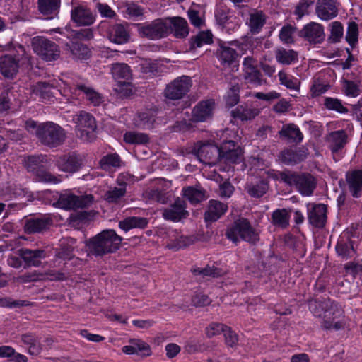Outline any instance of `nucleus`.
<instances>
[{
  "mask_svg": "<svg viewBox=\"0 0 362 362\" xmlns=\"http://www.w3.org/2000/svg\"><path fill=\"white\" fill-rule=\"evenodd\" d=\"M308 307L313 315L323 318V327L326 329H331L332 322L344 314L341 306L329 298L312 299L308 302Z\"/></svg>",
  "mask_w": 362,
  "mask_h": 362,
  "instance_id": "f03ea898",
  "label": "nucleus"
},
{
  "mask_svg": "<svg viewBox=\"0 0 362 362\" xmlns=\"http://www.w3.org/2000/svg\"><path fill=\"white\" fill-rule=\"evenodd\" d=\"M228 205L221 201L211 199L208 202L206 209L204 214L206 223H214L218 221L228 210Z\"/></svg>",
  "mask_w": 362,
  "mask_h": 362,
  "instance_id": "aec40b11",
  "label": "nucleus"
},
{
  "mask_svg": "<svg viewBox=\"0 0 362 362\" xmlns=\"http://www.w3.org/2000/svg\"><path fill=\"white\" fill-rule=\"evenodd\" d=\"M337 255L344 259L353 257L356 252L354 247V242L349 238H341L336 245Z\"/></svg>",
  "mask_w": 362,
  "mask_h": 362,
  "instance_id": "c9c22d12",
  "label": "nucleus"
},
{
  "mask_svg": "<svg viewBox=\"0 0 362 362\" xmlns=\"http://www.w3.org/2000/svg\"><path fill=\"white\" fill-rule=\"evenodd\" d=\"M226 237L233 243L237 244L240 240L247 242L252 245L257 244L259 240L258 232L245 218L235 220L226 230Z\"/></svg>",
  "mask_w": 362,
  "mask_h": 362,
  "instance_id": "7ed1b4c3",
  "label": "nucleus"
},
{
  "mask_svg": "<svg viewBox=\"0 0 362 362\" xmlns=\"http://www.w3.org/2000/svg\"><path fill=\"white\" fill-rule=\"evenodd\" d=\"M156 120V112L150 110L137 113L133 119V124L140 129H151L154 127Z\"/></svg>",
  "mask_w": 362,
  "mask_h": 362,
  "instance_id": "cd10ccee",
  "label": "nucleus"
},
{
  "mask_svg": "<svg viewBox=\"0 0 362 362\" xmlns=\"http://www.w3.org/2000/svg\"><path fill=\"white\" fill-rule=\"evenodd\" d=\"M243 156L241 147L234 141H223L220 146V162L226 164L239 163Z\"/></svg>",
  "mask_w": 362,
  "mask_h": 362,
  "instance_id": "f8f14e48",
  "label": "nucleus"
},
{
  "mask_svg": "<svg viewBox=\"0 0 362 362\" xmlns=\"http://www.w3.org/2000/svg\"><path fill=\"white\" fill-rule=\"evenodd\" d=\"M269 189V184L267 180H261L256 183L247 185L245 190L247 194L254 198H260L264 195Z\"/></svg>",
  "mask_w": 362,
  "mask_h": 362,
  "instance_id": "79ce46f5",
  "label": "nucleus"
},
{
  "mask_svg": "<svg viewBox=\"0 0 362 362\" xmlns=\"http://www.w3.org/2000/svg\"><path fill=\"white\" fill-rule=\"evenodd\" d=\"M47 163L46 155H32L25 158L24 165L28 172L33 173L34 175L38 170H41L42 164Z\"/></svg>",
  "mask_w": 362,
  "mask_h": 362,
  "instance_id": "58836bf2",
  "label": "nucleus"
},
{
  "mask_svg": "<svg viewBox=\"0 0 362 362\" xmlns=\"http://www.w3.org/2000/svg\"><path fill=\"white\" fill-rule=\"evenodd\" d=\"M140 69L144 74H155L158 71V64L151 59H143L140 64Z\"/></svg>",
  "mask_w": 362,
  "mask_h": 362,
  "instance_id": "0e129e2a",
  "label": "nucleus"
},
{
  "mask_svg": "<svg viewBox=\"0 0 362 362\" xmlns=\"http://www.w3.org/2000/svg\"><path fill=\"white\" fill-rule=\"evenodd\" d=\"M231 86L226 97V105L229 107L235 106L239 102L240 86L238 83H230Z\"/></svg>",
  "mask_w": 362,
  "mask_h": 362,
  "instance_id": "4d7b16f0",
  "label": "nucleus"
},
{
  "mask_svg": "<svg viewBox=\"0 0 362 362\" xmlns=\"http://www.w3.org/2000/svg\"><path fill=\"white\" fill-rule=\"evenodd\" d=\"M107 36L111 42L118 45L125 44L130 39L129 32L122 24H115L110 27Z\"/></svg>",
  "mask_w": 362,
  "mask_h": 362,
  "instance_id": "c85d7f7f",
  "label": "nucleus"
},
{
  "mask_svg": "<svg viewBox=\"0 0 362 362\" xmlns=\"http://www.w3.org/2000/svg\"><path fill=\"white\" fill-rule=\"evenodd\" d=\"M84 157L75 151L57 156L54 160L55 166L61 171L75 173L83 166Z\"/></svg>",
  "mask_w": 362,
  "mask_h": 362,
  "instance_id": "9b49d317",
  "label": "nucleus"
},
{
  "mask_svg": "<svg viewBox=\"0 0 362 362\" xmlns=\"http://www.w3.org/2000/svg\"><path fill=\"white\" fill-rule=\"evenodd\" d=\"M148 220L144 217L129 216L119 222V227L124 232L132 228L144 229L147 227Z\"/></svg>",
  "mask_w": 362,
  "mask_h": 362,
  "instance_id": "72a5a7b5",
  "label": "nucleus"
},
{
  "mask_svg": "<svg viewBox=\"0 0 362 362\" xmlns=\"http://www.w3.org/2000/svg\"><path fill=\"white\" fill-rule=\"evenodd\" d=\"M124 141L129 144H146L149 142V136L146 133L129 131L123 135Z\"/></svg>",
  "mask_w": 362,
  "mask_h": 362,
  "instance_id": "8fccbe9b",
  "label": "nucleus"
},
{
  "mask_svg": "<svg viewBox=\"0 0 362 362\" xmlns=\"http://www.w3.org/2000/svg\"><path fill=\"white\" fill-rule=\"evenodd\" d=\"M226 325L219 322H211L206 327L205 333L208 338H212L216 335L223 333L226 329Z\"/></svg>",
  "mask_w": 362,
  "mask_h": 362,
  "instance_id": "e2e57ef3",
  "label": "nucleus"
},
{
  "mask_svg": "<svg viewBox=\"0 0 362 362\" xmlns=\"http://www.w3.org/2000/svg\"><path fill=\"white\" fill-rule=\"evenodd\" d=\"M243 78L246 83L256 86L267 83V80L263 78V75L257 66L243 71Z\"/></svg>",
  "mask_w": 362,
  "mask_h": 362,
  "instance_id": "a18cd8bd",
  "label": "nucleus"
},
{
  "mask_svg": "<svg viewBox=\"0 0 362 362\" xmlns=\"http://www.w3.org/2000/svg\"><path fill=\"white\" fill-rule=\"evenodd\" d=\"M298 35L313 44H320L325 37L323 26L315 22H310L306 24L299 31Z\"/></svg>",
  "mask_w": 362,
  "mask_h": 362,
  "instance_id": "a211bd4d",
  "label": "nucleus"
},
{
  "mask_svg": "<svg viewBox=\"0 0 362 362\" xmlns=\"http://www.w3.org/2000/svg\"><path fill=\"white\" fill-rule=\"evenodd\" d=\"M96 15L87 6L78 5L71 11V19L78 26H90L95 21Z\"/></svg>",
  "mask_w": 362,
  "mask_h": 362,
  "instance_id": "6ab92c4d",
  "label": "nucleus"
},
{
  "mask_svg": "<svg viewBox=\"0 0 362 362\" xmlns=\"http://www.w3.org/2000/svg\"><path fill=\"white\" fill-rule=\"evenodd\" d=\"M192 86L191 77L183 75L168 83L164 90V96L170 100H176L183 98Z\"/></svg>",
  "mask_w": 362,
  "mask_h": 362,
  "instance_id": "9d476101",
  "label": "nucleus"
},
{
  "mask_svg": "<svg viewBox=\"0 0 362 362\" xmlns=\"http://www.w3.org/2000/svg\"><path fill=\"white\" fill-rule=\"evenodd\" d=\"M19 255L25 263V268L39 267L42 263L41 260L47 256L46 252L44 250H30L27 248L21 249L19 250Z\"/></svg>",
  "mask_w": 362,
  "mask_h": 362,
  "instance_id": "5701e85b",
  "label": "nucleus"
},
{
  "mask_svg": "<svg viewBox=\"0 0 362 362\" xmlns=\"http://www.w3.org/2000/svg\"><path fill=\"white\" fill-rule=\"evenodd\" d=\"M186 209V202L177 197L173 204L162 210L163 218L167 221L178 222L189 216V212Z\"/></svg>",
  "mask_w": 362,
  "mask_h": 362,
  "instance_id": "4468645a",
  "label": "nucleus"
},
{
  "mask_svg": "<svg viewBox=\"0 0 362 362\" xmlns=\"http://www.w3.org/2000/svg\"><path fill=\"white\" fill-rule=\"evenodd\" d=\"M266 18L262 11H256L250 14L248 25L252 33H258L265 24Z\"/></svg>",
  "mask_w": 362,
  "mask_h": 362,
  "instance_id": "37998d69",
  "label": "nucleus"
},
{
  "mask_svg": "<svg viewBox=\"0 0 362 362\" xmlns=\"http://www.w3.org/2000/svg\"><path fill=\"white\" fill-rule=\"evenodd\" d=\"M93 199L92 194L76 196L72 193H61L53 206L66 210L83 209L90 206Z\"/></svg>",
  "mask_w": 362,
  "mask_h": 362,
  "instance_id": "1a4fd4ad",
  "label": "nucleus"
},
{
  "mask_svg": "<svg viewBox=\"0 0 362 362\" xmlns=\"http://www.w3.org/2000/svg\"><path fill=\"white\" fill-rule=\"evenodd\" d=\"M127 192V189L121 187H110V189L105 192L103 199L108 203H118L121 198H122Z\"/></svg>",
  "mask_w": 362,
  "mask_h": 362,
  "instance_id": "5fc2aeb1",
  "label": "nucleus"
},
{
  "mask_svg": "<svg viewBox=\"0 0 362 362\" xmlns=\"http://www.w3.org/2000/svg\"><path fill=\"white\" fill-rule=\"evenodd\" d=\"M111 71L115 79H124L128 81L132 78V70L125 63H115L112 64Z\"/></svg>",
  "mask_w": 362,
  "mask_h": 362,
  "instance_id": "de8ad7c7",
  "label": "nucleus"
},
{
  "mask_svg": "<svg viewBox=\"0 0 362 362\" xmlns=\"http://www.w3.org/2000/svg\"><path fill=\"white\" fill-rule=\"evenodd\" d=\"M275 57L277 62L284 65H289L298 60V53L293 49L281 48L275 52Z\"/></svg>",
  "mask_w": 362,
  "mask_h": 362,
  "instance_id": "c03bdc74",
  "label": "nucleus"
},
{
  "mask_svg": "<svg viewBox=\"0 0 362 362\" xmlns=\"http://www.w3.org/2000/svg\"><path fill=\"white\" fill-rule=\"evenodd\" d=\"M215 18L218 25L225 27L230 19L229 9L222 6L218 7L216 10Z\"/></svg>",
  "mask_w": 362,
  "mask_h": 362,
  "instance_id": "338daca9",
  "label": "nucleus"
},
{
  "mask_svg": "<svg viewBox=\"0 0 362 362\" xmlns=\"http://www.w3.org/2000/svg\"><path fill=\"white\" fill-rule=\"evenodd\" d=\"M290 214L286 209H278L271 216L272 225L281 228H286L289 225Z\"/></svg>",
  "mask_w": 362,
  "mask_h": 362,
  "instance_id": "a19ab883",
  "label": "nucleus"
},
{
  "mask_svg": "<svg viewBox=\"0 0 362 362\" xmlns=\"http://www.w3.org/2000/svg\"><path fill=\"white\" fill-rule=\"evenodd\" d=\"M358 24L354 21L350 22L348 25L346 35V40L353 48L358 42Z\"/></svg>",
  "mask_w": 362,
  "mask_h": 362,
  "instance_id": "bf43d9fd",
  "label": "nucleus"
},
{
  "mask_svg": "<svg viewBox=\"0 0 362 362\" xmlns=\"http://www.w3.org/2000/svg\"><path fill=\"white\" fill-rule=\"evenodd\" d=\"M169 26L166 18H158L151 23L140 24L138 32L140 36L156 40L166 37L169 35Z\"/></svg>",
  "mask_w": 362,
  "mask_h": 362,
  "instance_id": "6e6552de",
  "label": "nucleus"
},
{
  "mask_svg": "<svg viewBox=\"0 0 362 362\" xmlns=\"http://www.w3.org/2000/svg\"><path fill=\"white\" fill-rule=\"evenodd\" d=\"M19 69V59L5 54L0 57V72L6 78H13Z\"/></svg>",
  "mask_w": 362,
  "mask_h": 362,
  "instance_id": "4be33fe9",
  "label": "nucleus"
},
{
  "mask_svg": "<svg viewBox=\"0 0 362 362\" xmlns=\"http://www.w3.org/2000/svg\"><path fill=\"white\" fill-rule=\"evenodd\" d=\"M31 45L34 52L44 61H56L60 57L59 45L45 37H34Z\"/></svg>",
  "mask_w": 362,
  "mask_h": 362,
  "instance_id": "0eeeda50",
  "label": "nucleus"
},
{
  "mask_svg": "<svg viewBox=\"0 0 362 362\" xmlns=\"http://www.w3.org/2000/svg\"><path fill=\"white\" fill-rule=\"evenodd\" d=\"M280 137L285 138L287 140L295 144H299L303 139V135L298 127L294 124L284 125L279 132Z\"/></svg>",
  "mask_w": 362,
  "mask_h": 362,
  "instance_id": "2f4dec72",
  "label": "nucleus"
},
{
  "mask_svg": "<svg viewBox=\"0 0 362 362\" xmlns=\"http://www.w3.org/2000/svg\"><path fill=\"white\" fill-rule=\"evenodd\" d=\"M35 177L37 182L44 183L56 185L62 182V175H54L45 168L38 170L35 175Z\"/></svg>",
  "mask_w": 362,
  "mask_h": 362,
  "instance_id": "603ef678",
  "label": "nucleus"
},
{
  "mask_svg": "<svg viewBox=\"0 0 362 362\" xmlns=\"http://www.w3.org/2000/svg\"><path fill=\"white\" fill-rule=\"evenodd\" d=\"M71 54L78 59H86L90 57V51L89 48L83 43L78 41H71L67 44Z\"/></svg>",
  "mask_w": 362,
  "mask_h": 362,
  "instance_id": "49530a36",
  "label": "nucleus"
},
{
  "mask_svg": "<svg viewBox=\"0 0 362 362\" xmlns=\"http://www.w3.org/2000/svg\"><path fill=\"white\" fill-rule=\"evenodd\" d=\"M216 56L221 64L230 66L237 59L238 53L235 49L223 43L219 45Z\"/></svg>",
  "mask_w": 362,
  "mask_h": 362,
  "instance_id": "473e14b6",
  "label": "nucleus"
},
{
  "mask_svg": "<svg viewBox=\"0 0 362 362\" xmlns=\"http://www.w3.org/2000/svg\"><path fill=\"white\" fill-rule=\"evenodd\" d=\"M327 206L324 204H309L308 220L309 223L316 228H325L327 223Z\"/></svg>",
  "mask_w": 362,
  "mask_h": 362,
  "instance_id": "2eb2a0df",
  "label": "nucleus"
},
{
  "mask_svg": "<svg viewBox=\"0 0 362 362\" xmlns=\"http://www.w3.org/2000/svg\"><path fill=\"white\" fill-rule=\"evenodd\" d=\"M121 158L117 153H110L103 156L99 163L104 170H108L111 168H119L121 165Z\"/></svg>",
  "mask_w": 362,
  "mask_h": 362,
  "instance_id": "864d4df0",
  "label": "nucleus"
},
{
  "mask_svg": "<svg viewBox=\"0 0 362 362\" xmlns=\"http://www.w3.org/2000/svg\"><path fill=\"white\" fill-rule=\"evenodd\" d=\"M343 36V26L339 21H334L332 23L331 33L328 38L332 43L339 42Z\"/></svg>",
  "mask_w": 362,
  "mask_h": 362,
  "instance_id": "680f3d73",
  "label": "nucleus"
},
{
  "mask_svg": "<svg viewBox=\"0 0 362 362\" xmlns=\"http://www.w3.org/2000/svg\"><path fill=\"white\" fill-rule=\"evenodd\" d=\"M198 159L209 165H215L220 162V146L211 144L201 145L197 151Z\"/></svg>",
  "mask_w": 362,
  "mask_h": 362,
  "instance_id": "f3484780",
  "label": "nucleus"
},
{
  "mask_svg": "<svg viewBox=\"0 0 362 362\" xmlns=\"http://www.w3.org/2000/svg\"><path fill=\"white\" fill-rule=\"evenodd\" d=\"M54 87L47 82H38L33 87V93L39 96L42 102L49 101L54 98Z\"/></svg>",
  "mask_w": 362,
  "mask_h": 362,
  "instance_id": "4c0bfd02",
  "label": "nucleus"
},
{
  "mask_svg": "<svg viewBox=\"0 0 362 362\" xmlns=\"http://www.w3.org/2000/svg\"><path fill=\"white\" fill-rule=\"evenodd\" d=\"M327 141L330 151L335 154L344 148L348 142V136L343 129L334 131L329 134Z\"/></svg>",
  "mask_w": 362,
  "mask_h": 362,
  "instance_id": "bb28decb",
  "label": "nucleus"
},
{
  "mask_svg": "<svg viewBox=\"0 0 362 362\" xmlns=\"http://www.w3.org/2000/svg\"><path fill=\"white\" fill-rule=\"evenodd\" d=\"M74 121L78 136L84 141H90L95 138L97 124L92 114L81 110L77 113Z\"/></svg>",
  "mask_w": 362,
  "mask_h": 362,
  "instance_id": "39448f33",
  "label": "nucleus"
},
{
  "mask_svg": "<svg viewBox=\"0 0 362 362\" xmlns=\"http://www.w3.org/2000/svg\"><path fill=\"white\" fill-rule=\"evenodd\" d=\"M36 136L40 143L49 148L62 146L66 141V131L52 122L40 123L36 130Z\"/></svg>",
  "mask_w": 362,
  "mask_h": 362,
  "instance_id": "20e7f679",
  "label": "nucleus"
},
{
  "mask_svg": "<svg viewBox=\"0 0 362 362\" xmlns=\"http://www.w3.org/2000/svg\"><path fill=\"white\" fill-rule=\"evenodd\" d=\"M315 11L317 16L324 21L332 19L338 14L333 0H317Z\"/></svg>",
  "mask_w": 362,
  "mask_h": 362,
  "instance_id": "a878e982",
  "label": "nucleus"
},
{
  "mask_svg": "<svg viewBox=\"0 0 362 362\" xmlns=\"http://www.w3.org/2000/svg\"><path fill=\"white\" fill-rule=\"evenodd\" d=\"M349 191L351 195L358 198L362 189V170H355L346 177Z\"/></svg>",
  "mask_w": 362,
  "mask_h": 362,
  "instance_id": "7c9ffc66",
  "label": "nucleus"
},
{
  "mask_svg": "<svg viewBox=\"0 0 362 362\" xmlns=\"http://www.w3.org/2000/svg\"><path fill=\"white\" fill-rule=\"evenodd\" d=\"M343 90L346 95L350 97H357L360 94L359 86L353 81L343 79Z\"/></svg>",
  "mask_w": 362,
  "mask_h": 362,
  "instance_id": "052dcab7",
  "label": "nucleus"
},
{
  "mask_svg": "<svg viewBox=\"0 0 362 362\" xmlns=\"http://www.w3.org/2000/svg\"><path fill=\"white\" fill-rule=\"evenodd\" d=\"M53 223L49 217L33 218L28 219L24 225V231L27 234L42 233L48 229Z\"/></svg>",
  "mask_w": 362,
  "mask_h": 362,
  "instance_id": "b1692460",
  "label": "nucleus"
},
{
  "mask_svg": "<svg viewBox=\"0 0 362 362\" xmlns=\"http://www.w3.org/2000/svg\"><path fill=\"white\" fill-rule=\"evenodd\" d=\"M324 105L327 110H334L339 113H347L349 112V110L342 105L341 101L337 98H325Z\"/></svg>",
  "mask_w": 362,
  "mask_h": 362,
  "instance_id": "13d9d810",
  "label": "nucleus"
},
{
  "mask_svg": "<svg viewBox=\"0 0 362 362\" xmlns=\"http://www.w3.org/2000/svg\"><path fill=\"white\" fill-rule=\"evenodd\" d=\"M17 90L13 88L4 89L0 93V113L7 115L16 103Z\"/></svg>",
  "mask_w": 362,
  "mask_h": 362,
  "instance_id": "c756f323",
  "label": "nucleus"
},
{
  "mask_svg": "<svg viewBox=\"0 0 362 362\" xmlns=\"http://www.w3.org/2000/svg\"><path fill=\"white\" fill-rule=\"evenodd\" d=\"M259 113L256 108L249 107L248 106L239 105L232 111V116L241 121H248L254 119Z\"/></svg>",
  "mask_w": 362,
  "mask_h": 362,
  "instance_id": "ea45409f",
  "label": "nucleus"
},
{
  "mask_svg": "<svg viewBox=\"0 0 362 362\" xmlns=\"http://www.w3.org/2000/svg\"><path fill=\"white\" fill-rule=\"evenodd\" d=\"M61 0H37L39 11L43 15H52L60 8Z\"/></svg>",
  "mask_w": 362,
  "mask_h": 362,
  "instance_id": "09e8293b",
  "label": "nucleus"
},
{
  "mask_svg": "<svg viewBox=\"0 0 362 362\" xmlns=\"http://www.w3.org/2000/svg\"><path fill=\"white\" fill-rule=\"evenodd\" d=\"M115 90L122 97H128L133 93V85L127 81H118Z\"/></svg>",
  "mask_w": 362,
  "mask_h": 362,
  "instance_id": "774afa93",
  "label": "nucleus"
},
{
  "mask_svg": "<svg viewBox=\"0 0 362 362\" xmlns=\"http://www.w3.org/2000/svg\"><path fill=\"white\" fill-rule=\"evenodd\" d=\"M76 240L73 238H67L60 243V247L57 250L56 257L63 259H70L74 255V247Z\"/></svg>",
  "mask_w": 362,
  "mask_h": 362,
  "instance_id": "e433bc0d",
  "label": "nucleus"
},
{
  "mask_svg": "<svg viewBox=\"0 0 362 362\" xmlns=\"http://www.w3.org/2000/svg\"><path fill=\"white\" fill-rule=\"evenodd\" d=\"M309 155L308 148L289 147L283 149L279 154V160L283 164L288 166H293L305 161Z\"/></svg>",
  "mask_w": 362,
  "mask_h": 362,
  "instance_id": "ddd939ff",
  "label": "nucleus"
},
{
  "mask_svg": "<svg viewBox=\"0 0 362 362\" xmlns=\"http://www.w3.org/2000/svg\"><path fill=\"white\" fill-rule=\"evenodd\" d=\"M215 107V101L209 99L199 101L192 109L191 120L193 122H204L211 119Z\"/></svg>",
  "mask_w": 362,
  "mask_h": 362,
  "instance_id": "dca6fc26",
  "label": "nucleus"
},
{
  "mask_svg": "<svg viewBox=\"0 0 362 362\" xmlns=\"http://www.w3.org/2000/svg\"><path fill=\"white\" fill-rule=\"evenodd\" d=\"M169 26V34L173 33L177 39L186 38L189 33L187 21L180 16L168 17L166 18Z\"/></svg>",
  "mask_w": 362,
  "mask_h": 362,
  "instance_id": "412c9836",
  "label": "nucleus"
},
{
  "mask_svg": "<svg viewBox=\"0 0 362 362\" xmlns=\"http://www.w3.org/2000/svg\"><path fill=\"white\" fill-rule=\"evenodd\" d=\"M192 273L195 276H201L202 278L210 276L212 278H217L223 275L222 269L207 265L204 268H194L191 269Z\"/></svg>",
  "mask_w": 362,
  "mask_h": 362,
  "instance_id": "3c124183",
  "label": "nucleus"
},
{
  "mask_svg": "<svg viewBox=\"0 0 362 362\" xmlns=\"http://www.w3.org/2000/svg\"><path fill=\"white\" fill-rule=\"evenodd\" d=\"M185 350L188 354H192L198 352L211 351V346L208 344L202 343L200 341L191 339L186 342Z\"/></svg>",
  "mask_w": 362,
  "mask_h": 362,
  "instance_id": "6e6d98bb",
  "label": "nucleus"
},
{
  "mask_svg": "<svg viewBox=\"0 0 362 362\" xmlns=\"http://www.w3.org/2000/svg\"><path fill=\"white\" fill-rule=\"evenodd\" d=\"M288 185L294 187L302 196L310 197L317 187V180L310 173L291 170Z\"/></svg>",
  "mask_w": 362,
  "mask_h": 362,
  "instance_id": "423d86ee",
  "label": "nucleus"
},
{
  "mask_svg": "<svg viewBox=\"0 0 362 362\" xmlns=\"http://www.w3.org/2000/svg\"><path fill=\"white\" fill-rule=\"evenodd\" d=\"M122 238L113 229L103 230L86 241L87 250L95 257H103L116 252L120 247Z\"/></svg>",
  "mask_w": 362,
  "mask_h": 362,
  "instance_id": "f257e3e1",
  "label": "nucleus"
},
{
  "mask_svg": "<svg viewBox=\"0 0 362 362\" xmlns=\"http://www.w3.org/2000/svg\"><path fill=\"white\" fill-rule=\"evenodd\" d=\"M291 174V170L285 169L283 171H277L275 170H269L267 172V175L269 177L274 180H280L288 185L289 177Z\"/></svg>",
  "mask_w": 362,
  "mask_h": 362,
  "instance_id": "69168bd1",
  "label": "nucleus"
},
{
  "mask_svg": "<svg viewBox=\"0 0 362 362\" xmlns=\"http://www.w3.org/2000/svg\"><path fill=\"white\" fill-rule=\"evenodd\" d=\"M213 35L211 31H200L196 35L192 36L189 40L190 52L202 47L204 45H209L213 42Z\"/></svg>",
  "mask_w": 362,
  "mask_h": 362,
  "instance_id": "f704fd0d",
  "label": "nucleus"
},
{
  "mask_svg": "<svg viewBox=\"0 0 362 362\" xmlns=\"http://www.w3.org/2000/svg\"><path fill=\"white\" fill-rule=\"evenodd\" d=\"M182 194L192 205L194 206L209 198L206 190L198 185L183 187Z\"/></svg>",
  "mask_w": 362,
  "mask_h": 362,
  "instance_id": "393cba45",
  "label": "nucleus"
}]
</instances>
